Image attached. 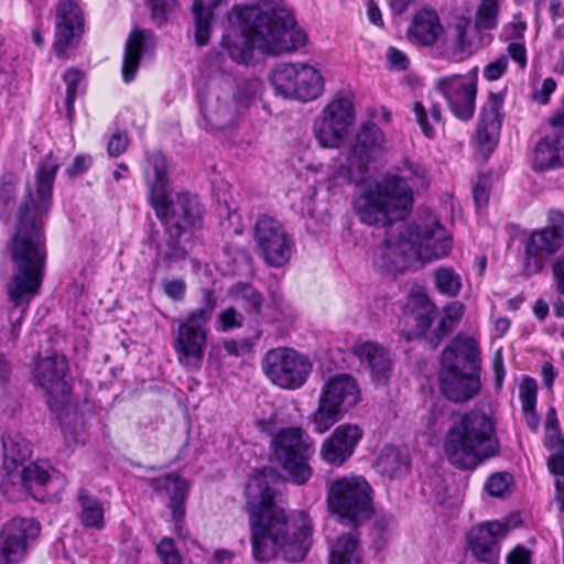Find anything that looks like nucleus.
Returning a JSON list of instances; mask_svg holds the SVG:
<instances>
[{
    "instance_id": "44",
    "label": "nucleus",
    "mask_w": 564,
    "mask_h": 564,
    "mask_svg": "<svg viewBox=\"0 0 564 564\" xmlns=\"http://www.w3.org/2000/svg\"><path fill=\"white\" fill-rule=\"evenodd\" d=\"M436 290L447 297H456L463 286L462 276L451 267H441L434 272Z\"/></svg>"
},
{
    "instance_id": "56",
    "label": "nucleus",
    "mask_w": 564,
    "mask_h": 564,
    "mask_svg": "<svg viewBox=\"0 0 564 564\" xmlns=\"http://www.w3.org/2000/svg\"><path fill=\"white\" fill-rule=\"evenodd\" d=\"M508 67V56L501 55L484 68V77L488 80L499 79Z\"/></svg>"
},
{
    "instance_id": "49",
    "label": "nucleus",
    "mask_w": 564,
    "mask_h": 564,
    "mask_svg": "<svg viewBox=\"0 0 564 564\" xmlns=\"http://www.w3.org/2000/svg\"><path fill=\"white\" fill-rule=\"evenodd\" d=\"M513 478L509 473H496L486 482V490L492 497H503L510 492Z\"/></svg>"
},
{
    "instance_id": "11",
    "label": "nucleus",
    "mask_w": 564,
    "mask_h": 564,
    "mask_svg": "<svg viewBox=\"0 0 564 564\" xmlns=\"http://www.w3.org/2000/svg\"><path fill=\"white\" fill-rule=\"evenodd\" d=\"M275 94L302 102L318 98L325 87L322 73L307 63H280L270 73Z\"/></svg>"
},
{
    "instance_id": "6",
    "label": "nucleus",
    "mask_w": 564,
    "mask_h": 564,
    "mask_svg": "<svg viewBox=\"0 0 564 564\" xmlns=\"http://www.w3.org/2000/svg\"><path fill=\"white\" fill-rule=\"evenodd\" d=\"M405 225H400L395 232L389 234L382 243L373 249L372 261L376 267L384 270H403L409 260L430 262L449 253L448 242L443 239L442 230L434 231L433 247L409 240L404 232Z\"/></svg>"
},
{
    "instance_id": "7",
    "label": "nucleus",
    "mask_w": 564,
    "mask_h": 564,
    "mask_svg": "<svg viewBox=\"0 0 564 564\" xmlns=\"http://www.w3.org/2000/svg\"><path fill=\"white\" fill-rule=\"evenodd\" d=\"M217 304L214 291L203 290V306L193 310L184 321L178 324L173 341L177 361L187 369H198L204 359L207 344L205 326L212 318Z\"/></svg>"
},
{
    "instance_id": "3",
    "label": "nucleus",
    "mask_w": 564,
    "mask_h": 564,
    "mask_svg": "<svg viewBox=\"0 0 564 564\" xmlns=\"http://www.w3.org/2000/svg\"><path fill=\"white\" fill-rule=\"evenodd\" d=\"M235 12L238 25L224 35L221 48L238 64H248L254 50L280 55L306 43V34L286 7L245 6L237 7Z\"/></svg>"
},
{
    "instance_id": "45",
    "label": "nucleus",
    "mask_w": 564,
    "mask_h": 564,
    "mask_svg": "<svg viewBox=\"0 0 564 564\" xmlns=\"http://www.w3.org/2000/svg\"><path fill=\"white\" fill-rule=\"evenodd\" d=\"M499 13L500 0H480L475 14L476 29H496L498 25Z\"/></svg>"
},
{
    "instance_id": "9",
    "label": "nucleus",
    "mask_w": 564,
    "mask_h": 564,
    "mask_svg": "<svg viewBox=\"0 0 564 564\" xmlns=\"http://www.w3.org/2000/svg\"><path fill=\"white\" fill-rule=\"evenodd\" d=\"M170 209L164 218H160L166 227L169 240L166 249L156 243V254L163 261L185 259L187 251L178 245V238L187 228H199L203 225L204 208L196 195L180 193L170 202Z\"/></svg>"
},
{
    "instance_id": "48",
    "label": "nucleus",
    "mask_w": 564,
    "mask_h": 564,
    "mask_svg": "<svg viewBox=\"0 0 564 564\" xmlns=\"http://www.w3.org/2000/svg\"><path fill=\"white\" fill-rule=\"evenodd\" d=\"M412 303L415 306H420L422 312L415 315L417 322V329L420 333H424L432 324L436 314V307L430 302L425 295H415L412 299Z\"/></svg>"
},
{
    "instance_id": "42",
    "label": "nucleus",
    "mask_w": 564,
    "mask_h": 564,
    "mask_svg": "<svg viewBox=\"0 0 564 564\" xmlns=\"http://www.w3.org/2000/svg\"><path fill=\"white\" fill-rule=\"evenodd\" d=\"M228 293L231 299L241 301L247 310H250L257 316L261 315L264 297L253 285L238 282L229 289Z\"/></svg>"
},
{
    "instance_id": "15",
    "label": "nucleus",
    "mask_w": 564,
    "mask_h": 564,
    "mask_svg": "<svg viewBox=\"0 0 564 564\" xmlns=\"http://www.w3.org/2000/svg\"><path fill=\"white\" fill-rule=\"evenodd\" d=\"M354 122L352 100L345 96H336L315 119L313 132L323 148L338 149L350 134Z\"/></svg>"
},
{
    "instance_id": "61",
    "label": "nucleus",
    "mask_w": 564,
    "mask_h": 564,
    "mask_svg": "<svg viewBox=\"0 0 564 564\" xmlns=\"http://www.w3.org/2000/svg\"><path fill=\"white\" fill-rule=\"evenodd\" d=\"M128 137L124 133H113L110 141L108 142V153L110 156L121 155L128 148Z\"/></svg>"
},
{
    "instance_id": "55",
    "label": "nucleus",
    "mask_w": 564,
    "mask_h": 564,
    "mask_svg": "<svg viewBox=\"0 0 564 564\" xmlns=\"http://www.w3.org/2000/svg\"><path fill=\"white\" fill-rule=\"evenodd\" d=\"M152 10V18L158 24H162L169 13L177 7V0H148Z\"/></svg>"
},
{
    "instance_id": "43",
    "label": "nucleus",
    "mask_w": 564,
    "mask_h": 564,
    "mask_svg": "<svg viewBox=\"0 0 564 564\" xmlns=\"http://www.w3.org/2000/svg\"><path fill=\"white\" fill-rule=\"evenodd\" d=\"M413 112L423 134L430 139L433 138L435 135V127L442 122L441 106L432 102L426 108L421 101H416L413 106Z\"/></svg>"
},
{
    "instance_id": "50",
    "label": "nucleus",
    "mask_w": 564,
    "mask_h": 564,
    "mask_svg": "<svg viewBox=\"0 0 564 564\" xmlns=\"http://www.w3.org/2000/svg\"><path fill=\"white\" fill-rule=\"evenodd\" d=\"M547 468L555 479V499L560 505V510H564V458H549Z\"/></svg>"
},
{
    "instance_id": "60",
    "label": "nucleus",
    "mask_w": 564,
    "mask_h": 564,
    "mask_svg": "<svg viewBox=\"0 0 564 564\" xmlns=\"http://www.w3.org/2000/svg\"><path fill=\"white\" fill-rule=\"evenodd\" d=\"M508 57L512 58L521 69L527 67V50L522 42H511L508 47Z\"/></svg>"
},
{
    "instance_id": "64",
    "label": "nucleus",
    "mask_w": 564,
    "mask_h": 564,
    "mask_svg": "<svg viewBox=\"0 0 564 564\" xmlns=\"http://www.w3.org/2000/svg\"><path fill=\"white\" fill-rule=\"evenodd\" d=\"M552 273L557 291L564 294V259L556 258L553 261Z\"/></svg>"
},
{
    "instance_id": "35",
    "label": "nucleus",
    "mask_w": 564,
    "mask_h": 564,
    "mask_svg": "<svg viewBox=\"0 0 564 564\" xmlns=\"http://www.w3.org/2000/svg\"><path fill=\"white\" fill-rule=\"evenodd\" d=\"M226 2L227 0H194L195 40L198 45L207 44L210 36L214 10Z\"/></svg>"
},
{
    "instance_id": "30",
    "label": "nucleus",
    "mask_w": 564,
    "mask_h": 564,
    "mask_svg": "<svg viewBox=\"0 0 564 564\" xmlns=\"http://www.w3.org/2000/svg\"><path fill=\"white\" fill-rule=\"evenodd\" d=\"M562 166H564V134L544 137L534 149V170L545 171Z\"/></svg>"
},
{
    "instance_id": "19",
    "label": "nucleus",
    "mask_w": 564,
    "mask_h": 564,
    "mask_svg": "<svg viewBox=\"0 0 564 564\" xmlns=\"http://www.w3.org/2000/svg\"><path fill=\"white\" fill-rule=\"evenodd\" d=\"M40 524L33 519L14 518L0 531V564H17L28 551L29 541L37 538Z\"/></svg>"
},
{
    "instance_id": "46",
    "label": "nucleus",
    "mask_w": 564,
    "mask_h": 564,
    "mask_svg": "<svg viewBox=\"0 0 564 564\" xmlns=\"http://www.w3.org/2000/svg\"><path fill=\"white\" fill-rule=\"evenodd\" d=\"M166 486H170V482L173 484V496L171 497L172 508H173V519L175 520V529L176 532L183 536V517L184 509L180 506L185 498L187 485L186 481L180 477L167 476L165 478Z\"/></svg>"
},
{
    "instance_id": "20",
    "label": "nucleus",
    "mask_w": 564,
    "mask_h": 564,
    "mask_svg": "<svg viewBox=\"0 0 564 564\" xmlns=\"http://www.w3.org/2000/svg\"><path fill=\"white\" fill-rule=\"evenodd\" d=\"M68 364L64 356L54 355L40 359L34 368V377L48 397V404L63 403L70 393L66 380Z\"/></svg>"
},
{
    "instance_id": "8",
    "label": "nucleus",
    "mask_w": 564,
    "mask_h": 564,
    "mask_svg": "<svg viewBox=\"0 0 564 564\" xmlns=\"http://www.w3.org/2000/svg\"><path fill=\"white\" fill-rule=\"evenodd\" d=\"M372 489L362 476H345L328 485V510L357 527L372 514Z\"/></svg>"
},
{
    "instance_id": "39",
    "label": "nucleus",
    "mask_w": 564,
    "mask_h": 564,
    "mask_svg": "<svg viewBox=\"0 0 564 564\" xmlns=\"http://www.w3.org/2000/svg\"><path fill=\"white\" fill-rule=\"evenodd\" d=\"M538 395L536 381L530 377L523 379L519 386V397L524 421L531 431L534 433L539 431L540 416L535 411Z\"/></svg>"
},
{
    "instance_id": "52",
    "label": "nucleus",
    "mask_w": 564,
    "mask_h": 564,
    "mask_svg": "<svg viewBox=\"0 0 564 564\" xmlns=\"http://www.w3.org/2000/svg\"><path fill=\"white\" fill-rule=\"evenodd\" d=\"M156 552L162 564H182L181 555L171 538H163L156 545Z\"/></svg>"
},
{
    "instance_id": "18",
    "label": "nucleus",
    "mask_w": 564,
    "mask_h": 564,
    "mask_svg": "<svg viewBox=\"0 0 564 564\" xmlns=\"http://www.w3.org/2000/svg\"><path fill=\"white\" fill-rule=\"evenodd\" d=\"M85 19L74 0H59L55 8V31L52 50L61 58L68 57L84 33Z\"/></svg>"
},
{
    "instance_id": "21",
    "label": "nucleus",
    "mask_w": 564,
    "mask_h": 564,
    "mask_svg": "<svg viewBox=\"0 0 564 564\" xmlns=\"http://www.w3.org/2000/svg\"><path fill=\"white\" fill-rule=\"evenodd\" d=\"M507 532L508 527L499 521L473 528L468 533V547L473 556L485 564H498L500 541Z\"/></svg>"
},
{
    "instance_id": "53",
    "label": "nucleus",
    "mask_w": 564,
    "mask_h": 564,
    "mask_svg": "<svg viewBox=\"0 0 564 564\" xmlns=\"http://www.w3.org/2000/svg\"><path fill=\"white\" fill-rule=\"evenodd\" d=\"M544 445L553 452L549 458L564 459V436L560 427L545 429Z\"/></svg>"
},
{
    "instance_id": "34",
    "label": "nucleus",
    "mask_w": 564,
    "mask_h": 564,
    "mask_svg": "<svg viewBox=\"0 0 564 564\" xmlns=\"http://www.w3.org/2000/svg\"><path fill=\"white\" fill-rule=\"evenodd\" d=\"M386 137L375 123H365L357 134L354 155L365 160L372 153L386 150Z\"/></svg>"
},
{
    "instance_id": "25",
    "label": "nucleus",
    "mask_w": 564,
    "mask_h": 564,
    "mask_svg": "<svg viewBox=\"0 0 564 564\" xmlns=\"http://www.w3.org/2000/svg\"><path fill=\"white\" fill-rule=\"evenodd\" d=\"M502 97L497 94H491L481 109L476 139L478 144L485 150L491 151L498 142L502 123Z\"/></svg>"
},
{
    "instance_id": "4",
    "label": "nucleus",
    "mask_w": 564,
    "mask_h": 564,
    "mask_svg": "<svg viewBox=\"0 0 564 564\" xmlns=\"http://www.w3.org/2000/svg\"><path fill=\"white\" fill-rule=\"evenodd\" d=\"M402 177L391 175L366 188L356 199L355 209L359 219L377 227H387L402 219L413 204L414 186H424L426 170L413 162H405Z\"/></svg>"
},
{
    "instance_id": "57",
    "label": "nucleus",
    "mask_w": 564,
    "mask_h": 564,
    "mask_svg": "<svg viewBox=\"0 0 564 564\" xmlns=\"http://www.w3.org/2000/svg\"><path fill=\"white\" fill-rule=\"evenodd\" d=\"M164 293L174 301H182L186 292V283L183 279L163 281Z\"/></svg>"
},
{
    "instance_id": "37",
    "label": "nucleus",
    "mask_w": 564,
    "mask_h": 564,
    "mask_svg": "<svg viewBox=\"0 0 564 564\" xmlns=\"http://www.w3.org/2000/svg\"><path fill=\"white\" fill-rule=\"evenodd\" d=\"M378 468L381 474L389 478L406 474L410 469L409 452L405 448L394 446L384 447L378 459Z\"/></svg>"
},
{
    "instance_id": "23",
    "label": "nucleus",
    "mask_w": 564,
    "mask_h": 564,
    "mask_svg": "<svg viewBox=\"0 0 564 564\" xmlns=\"http://www.w3.org/2000/svg\"><path fill=\"white\" fill-rule=\"evenodd\" d=\"M145 181L150 188V202L158 218H164L170 209L167 198V161L161 153H153L148 159L144 171Z\"/></svg>"
},
{
    "instance_id": "17",
    "label": "nucleus",
    "mask_w": 564,
    "mask_h": 564,
    "mask_svg": "<svg viewBox=\"0 0 564 564\" xmlns=\"http://www.w3.org/2000/svg\"><path fill=\"white\" fill-rule=\"evenodd\" d=\"M435 88L444 96L452 113L459 120H470L475 113L477 68L467 74L441 77Z\"/></svg>"
},
{
    "instance_id": "26",
    "label": "nucleus",
    "mask_w": 564,
    "mask_h": 564,
    "mask_svg": "<svg viewBox=\"0 0 564 564\" xmlns=\"http://www.w3.org/2000/svg\"><path fill=\"white\" fill-rule=\"evenodd\" d=\"M354 351L360 364L368 368L373 381L386 383L389 380L392 359L386 347L375 341H366L356 346Z\"/></svg>"
},
{
    "instance_id": "62",
    "label": "nucleus",
    "mask_w": 564,
    "mask_h": 564,
    "mask_svg": "<svg viewBox=\"0 0 564 564\" xmlns=\"http://www.w3.org/2000/svg\"><path fill=\"white\" fill-rule=\"evenodd\" d=\"M556 89V82L553 78H545L540 89H535L533 98L541 105H546L550 100V96Z\"/></svg>"
},
{
    "instance_id": "14",
    "label": "nucleus",
    "mask_w": 564,
    "mask_h": 564,
    "mask_svg": "<svg viewBox=\"0 0 564 564\" xmlns=\"http://www.w3.org/2000/svg\"><path fill=\"white\" fill-rule=\"evenodd\" d=\"M564 246V213L550 209L547 225L530 232L525 245L523 269L533 275L542 271L547 257L556 253Z\"/></svg>"
},
{
    "instance_id": "59",
    "label": "nucleus",
    "mask_w": 564,
    "mask_h": 564,
    "mask_svg": "<svg viewBox=\"0 0 564 564\" xmlns=\"http://www.w3.org/2000/svg\"><path fill=\"white\" fill-rule=\"evenodd\" d=\"M527 30V23L520 19V17L514 15L513 20L505 26V32L507 34V39L513 42H518L522 40L524 36V32Z\"/></svg>"
},
{
    "instance_id": "31",
    "label": "nucleus",
    "mask_w": 564,
    "mask_h": 564,
    "mask_svg": "<svg viewBox=\"0 0 564 564\" xmlns=\"http://www.w3.org/2000/svg\"><path fill=\"white\" fill-rule=\"evenodd\" d=\"M7 477L13 486H19L35 499L37 494L34 490L44 487L50 479L47 466L40 463H31L28 466L23 464L19 469L8 473Z\"/></svg>"
},
{
    "instance_id": "2",
    "label": "nucleus",
    "mask_w": 564,
    "mask_h": 564,
    "mask_svg": "<svg viewBox=\"0 0 564 564\" xmlns=\"http://www.w3.org/2000/svg\"><path fill=\"white\" fill-rule=\"evenodd\" d=\"M253 557L260 562L278 553L289 562L303 561L311 545L312 521L304 512L289 517L274 501L264 473L250 476L245 488Z\"/></svg>"
},
{
    "instance_id": "32",
    "label": "nucleus",
    "mask_w": 564,
    "mask_h": 564,
    "mask_svg": "<svg viewBox=\"0 0 564 564\" xmlns=\"http://www.w3.org/2000/svg\"><path fill=\"white\" fill-rule=\"evenodd\" d=\"M151 37L150 31L135 29L130 33L126 42L122 65V76L126 83H130L135 77L140 59Z\"/></svg>"
},
{
    "instance_id": "58",
    "label": "nucleus",
    "mask_w": 564,
    "mask_h": 564,
    "mask_svg": "<svg viewBox=\"0 0 564 564\" xmlns=\"http://www.w3.org/2000/svg\"><path fill=\"white\" fill-rule=\"evenodd\" d=\"M474 200L477 207H485L489 200V178L488 177H479L477 183L474 186Z\"/></svg>"
},
{
    "instance_id": "47",
    "label": "nucleus",
    "mask_w": 564,
    "mask_h": 564,
    "mask_svg": "<svg viewBox=\"0 0 564 564\" xmlns=\"http://www.w3.org/2000/svg\"><path fill=\"white\" fill-rule=\"evenodd\" d=\"M83 78L84 74L76 68L68 69L64 75V82L66 84L65 106L69 120H72L74 115V101L77 96L78 85Z\"/></svg>"
},
{
    "instance_id": "13",
    "label": "nucleus",
    "mask_w": 564,
    "mask_h": 564,
    "mask_svg": "<svg viewBox=\"0 0 564 564\" xmlns=\"http://www.w3.org/2000/svg\"><path fill=\"white\" fill-rule=\"evenodd\" d=\"M261 368L267 378L275 386L295 390L307 380L312 364L307 357L286 347H278L265 352Z\"/></svg>"
},
{
    "instance_id": "33",
    "label": "nucleus",
    "mask_w": 564,
    "mask_h": 564,
    "mask_svg": "<svg viewBox=\"0 0 564 564\" xmlns=\"http://www.w3.org/2000/svg\"><path fill=\"white\" fill-rule=\"evenodd\" d=\"M470 20L459 17L452 28V39L448 43V56L454 62H463L471 56L477 46L469 34Z\"/></svg>"
},
{
    "instance_id": "28",
    "label": "nucleus",
    "mask_w": 564,
    "mask_h": 564,
    "mask_svg": "<svg viewBox=\"0 0 564 564\" xmlns=\"http://www.w3.org/2000/svg\"><path fill=\"white\" fill-rule=\"evenodd\" d=\"M479 361V348L477 343L467 337H456L442 354L441 367L462 368L477 371Z\"/></svg>"
},
{
    "instance_id": "10",
    "label": "nucleus",
    "mask_w": 564,
    "mask_h": 564,
    "mask_svg": "<svg viewBox=\"0 0 564 564\" xmlns=\"http://www.w3.org/2000/svg\"><path fill=\"white\" fill-rule=\"evenodd\" d=\"M359 401L360 389L351 376L341 373L329 378L322 388L318 406L312 417L315 431L321 434L328 431Z\"/></svg>"
},
{
    "instance_id": "40",
    "label": "nucleus",
    "mask_w": 564,
    "mask_h": 564,
    "mask_svg": "<svg viewBox=\"0 0 564 564\" xmlns=\"http://www.w3.org/2000/svg\"><path fill=\"white\" fill-rule=\"evenodd\" d=\"M404 232L409 237V240L415 242H422L424 246L433 247L435 245L434 231L437 229L442 230L443 239L448 242L449 250L452 249L451 239L446 236L445 229L441 226L437 218L433 215H429L422 223H413L405 225Z\"/></svg>"
},
{
    "instance_id": "27",
    "label": "nucleus",
    "mask_w": 564,
    "mask_h": 564,
    "mask_svg": "<svg viewBox=\"0 0 564 564\" xmlns=\"http://www.w3.org/2000/svg\"><path fill=\"white\" fill-rule=\"evenodd\" d=\"M444 28L436 11L422 9L417 11L409 25V41L420 46H431L443 35Z\"/></svg>"
},
{
    "instance_id": "51",
    "label": "nucleus",
    "mask_w": 564,
    "mask_h": 564,
    "mask_svg": "<svg viewBox=\"0 0 564 564\" xmlns=\"http://www.w3.org/2000/svg\"><path fill=\"white\" fill-rule=\"evenodd\" d=\"M464 314V305L459 302H453L446 306L444 316L438 325V333L445 334L452 330Z\"/></svg>"
},
{
    "instance_id": "54",
    "label": "nucleus",
    "mask_w": 564,
    "mask_h": 564,
    "mask_svg": "<svg viewBox=\"0 0 564 564\" xmlns=\"http://www.w3.org/2000/svg\"><path fill=\"white\" fill-rule=\"evenodd\" d=\"M218 323L221 332H228L240 328L243 325V316L236 307L230 306L220 312Z\"/></svg>"
},
{
    "instance_id": "63",
    "label": "nucleus",
    "mask_w": 564,
    "mask_h": 564,
    "mask_svg": "<svg viewBox=\"0 0 564 564\" xmlns=\"http://www.w3.org/2000/svg\"><path fill=\"white\" fill-rule=\"evenodd\" d=\"M507 564H531V552L522 545H517L507 555Z\"/></svg>"
},
{
    "instance_id": "36",
    "label": "nucleus",
    "mask_w": 564,
    "mask_h": 564,
    "mask_svg": "<svg viewBox=\"0 0 564 564\" xmlns=\"http://www.w3.org/2000/svg\"><path fill=\"white\" fill-rule=\"evenodd\" d=\"M330 564H360L361 554L358 538L355 533L339 535L330 545Z\"/></svg>"
},
{
    "instance_id": "41",
    "label": "nucleus",
    "mask_w": 564,
    "mask_h": 564,
    "mask_svg": "<svg viewBox=\"0 0 564 564\" xmlns=\"http://www.w3.org/2000/svg\"><path fill=\"white\" fill-rule=\"evenodd\" d=\"M202 115L206 122L215 129H224L228 127L235 117L234 109L226 102L216 99H207L202 102Z\"/></svg>"
},
{
    "instance_id": "24",
    "label": "nucleus",
    "mask_w": 564,
    "mask_h": 564,
    "mask_svg": "<svg viewBox=\"0 0 564 564\" xmlns=\"http://www.w3.org/2000/svg\"><path fill=\"white\" fill-rule=\"evenodd\" d=\"M441 389L454 402H465L474 398L480 390L477 371L462 368L441 367Z\"/></svg>"
},
{
    "instance_id": "12",
    "label": "nucleus",
    "mask_w": 564,
    "mask_h": 564,
    "mask_svg": "<svg viewBox=\"0 0 564 564\" xmlns=\"http://www.w3.org/2000/svg\"><path fill=\"white\" fill-rule=\"evenodd\" d=\"M272 447L276 459L294 484L303 485L312 477L307 460L314 454L313 441L301 429L280 431L272 441Z\"/></svg>"
},
{
    "instance_id": "1",
    "label": "nucleus",
    "mask_w": 564,
    "mask_h": 564,
    "mask_svg": "<svg viewBox=\"0 0 564 564\" xmlns=\"http://www.w3.org/2000/svg\"><path fill=\"white\" fill-rule=\"evenodd\" d=\"M58 164L46 156L35 173V192L29 191L17 213L15 231L10 249L15 272L9 284V297L19 306L29 303L39 292L46 260L44 219L52 206L53 183Z\"/></svg>"
},
{
    "instance_id": "16",
    "label": "nucleus",
    "mask_w": 564,
    "mask_h": 564,
    "mask_svg": "<svg viewBox=\"0 0 564 564\" xmlns=\"http://www.w3.org/2000/svg\"><path fill=\"white\" fill-rule=\"evenodd\" d=\"M254 241L260 256L271 267L281 268L292 258L294 240L275 218L259 217L254 226Z\"/></svg>"
},
{
    "instance_id": "22",
    "label": "nucleus",
    "mask_w": 564,
    "mask_h": 564,
    "mask_svg": "<svg viewBox=\"0 0 564 564\" xmlns=\"http://www.w3.org/2000/svg\"><path fill=\"white\" fill-rule=\"evenodd\" d=\"M362 437V430L356 424L338 425L321 447V457L329 465H343L355 452Z\"/></svg>"
},
{
    "instance_id": "5",
    "label": "nucleus",
    "mask_w": 564,
    "mask_h": 564,
    "mask_svg": "<svg viewBox=\"0 0 564 564\" xmlns=\"http://www.w3.org/2000/svg\"><path fill=\"white\" fill-rule=\"evenodd\" d=\"M443 451L447 460L459 469H474L498 452L495 423L482 411L473 410L448 427Z\"/></svg>"
},
{
    "instance_id": "38",
    "label": "nucleus",
    "mask_w": 564,
    "mask_h": 564,
    "mask_svg": "<svg viewBox=\"0 0 564 564\" xmlns=\"http://www.w3.org/2000/svg\"><path fill=\"white\" fill-rule=\"evenodd\" d=\"M80 506V522L87 528H104V503L95 496L90 495L87 489H79L77 495Z\"/></svg>"
},
{
    "instance_id": "29",
    "label": "nucleus",
    "mask_w": 564,
    "mask_h": 564,
    "mask_svg": "<svg viewBox=\"0 0 564 564\" xmlns=\"http://www.w3.org/2000/svg\"><path fill=\"white\" fill-rule=\"evenodd\" d=\"M2 466L8 473L19 469L31 457L32 443L20 432L9 431L1 436Z\"/></svg>"
}]
</instances>
